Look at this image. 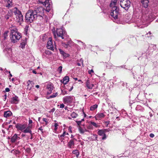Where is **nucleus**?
<instances>
[{"label": "nucleus", "mask_w": 158, "mask_h": 158, "mask_svg": "<svg viewBox=\"0 0 158 158\" xmlns=\"http://www.w3.org/2000/svg\"><path fill=\"white\" fill-rule=\"evenodd\" d=\"M52 31L53 33L54 38L57 40V38L59 37L62 39L68 38L69 36L67 34L66 31L63 28H53L52 29Z\"/></svg>", "instance_id": "f257e3e1"}, {"label": "nucleus", "mask_w": 158, "mask_h": 158, "mask_svg": "<svg viewBox=\"0 0 158 158\" xmlns=\"http://www.w3.org/2000/svg\"><path fill=\"white\" fill-rule=\"evenodd\" d=\"M10 38L11 41L13 43L17 42L21 38V34L17 31L16 27H14L10 29Z\"/></svg>", "instance_id": "f03ea898"}, {"label": "nucleus", "mask_w": 158, "mask_h": 158, "mask_svg": "<svg viewBox=\"0 0 158 158\" xmlns=\"http://www.w3.org/2000/svg\"><path fill=\"white\" fill-rule=\"evenodd\" d=\"M37 15L33 10H28L25 15V21L27 23H31L37 18Z\"/></svg>", "instance_id": "7ed1b4c3"}, {"label": "nucleus", "mask_w": 158, "mask_h": 158, "mask_svg": "<svg viewBox=\"0 0 158 158\" xmlns=\"http://www.w3.org/2000/svg\"><path fill=\"white\" fill-rule=\"evenodd\" d=\"M133 22L134 23H135L136 24V26L139 27L141 28H143L145 27H147L148 25L146 24L147 20L143 18V17L141 19L137 18L133 20Z\"/></svg>", "instance_id": "20e7f679"}, {"label": "nucleus", "mask_w": 158, "mask_h": 158, "mask_svg": "<svg viewBox=\"0 0 158 158\" xmlns=\"http://www.w3.org/2000/svg\"><path fill=\"white\" fill-rule=\"evenodd\" d=\"M14 13L16 16V21L19 23L20 24L23 21V16L20 10L16 9L14 11Z\"/></svg>", "instance_id": "39448f33"}, {"label": "nucleus", "mask_w": 158, "mask_h": 158, "mask_svg": "<svg viewBox=\"0 0 158 158\" xmlns=\"http://www.w3.org/2000/svg\"><path fill=\"white\" fill-rule=\"evenodd\" d=\"M119 9L117 7H114L112 8L110 12V15L115 19H118V15H119Z\"/></svg>", "instance_id": "423d86ee"}, {"label": "nucleus", "mask_w": 158, "mask_h": 158, "mask_svg": "<svg viewBox=\"0 0 158 158\" xmlns=\"http://www.w3.org/2000/svg\"><path fill=\"white\" fill-rule=\"evenodd\" d=\"M130 4L131 2L129 0H120V6L125 10H128L130 6Z\"/></svg>", "instance_id": "0eeeda50"}, {"label": "nucleus", "mask_w": 158, "mask_h": 158, "mask_svg": "<svg viewBox=\"0 0 158 158\" xmlns=\"http://www.w3.org/2000/svg\"><path fill=\"white\" fill-rule=\"evenodd\" d=\"M44 8L42 6H36L33 10L34 12L37 15V17L38 15H42L44 13Z\"/></svg>", "instance_id": "6e6552de"}, {"label": "nucleus", "mask_w": 158, "mask_h": 158, "mask_svg": "<svg viewBox=\"0 0 158 158\" xmlns=\"http://www.w3.org/2000/svg\"><path fill=\"white\" fill-rule=\"evenodd\" d=\"M47 47L48 49H50L52 51L54 50V48L53 47L52 40L51 38H49V41L48 42L47 44Z\"/></svg>", "instance_id": "1a4fd4ad"}, {"label": "nucleus", "mask_w": 158, "mask_h": 158, "mask_svg": "<svg viewBox=\"0 0 158 158\" xmlns=\"http://www.w3.org/2000/svg\"><path fill=\"white\" fill-rule=\"evenodd\" d=\"M15 127L18 130H20L23 132V130L26 128V126L25 124L18 123L15 125Z\"/></svg>", "instance_id": "9d476101"}, {"label": "nucleus", "mask_w": 158, "mask_h": 158, "mask_svg": "<svg viewBox=\"0 0 158 158\" xmlns=\"http://www.w3.org/2000/svg\"><path fill=\"white\" fill-rule=\"evenodd\" d=\"M19 101V99L18 96L15 95L10 99L9 102L12 104H17Z\"/></svg>", "instance_id": "9b49d317"}, {"label": "nucleus", "mask_w": 158, "mask_h": 158, "mask_svg": "<svg viewBox=\"0 0 158 158\" xmlns=\"http://www.w3.org/2000/svg\"><path fill=\"white\" fill-rule=\"evenodd\" d=\"M45 2H44V3H45V5L46 6V9L45 10L47 12H49L52 10V4L49 3L48 0V3L47 0Z\"/></svg>", "instance_id": "f8f14e48"}, {"label": "nucleus", "mask_w": 158, "mask_h": 158, "mask_svg": "<svg viewBox=\"0 0 158 158\" xmlns=\"http://www.w3.org/2000/svg\"><path fill=\"white\" fill-rule=\"evenodd\" d=\"M77 139L75 138H73L70 140L69 142L68 143V147L69 148H74L75 145L74 141H77Z\"/></svg>", "instance_id": "ddd939ff"}, {"label": "nucleus", "mask_w": 158, "mask_h": 158, "mask_svg": "<svg viewBox=\"0 0 158 158\" xmlns=\"http://www.w3.org/2000/svg\"><path fill=\"white\" fill-rule=\"evenodd\" d=\"M63 100L64 103H69L72 101V97L70 96H67L64 97Z\"/></svg>", "instance_id": "4468645a"}, {"label": "nucleus", "mask_w": 158, "mask_h": 158, "mask_svg": "<svg viewBox=\"0 0 158 158\" xmlns=\"http://www.w3.org/2000/svg\"><path fill=\"white\" fill-rule=\"evenodd\" d=\"M86 87L89 89H91L94 86V84L91 83L89 79L85 80Z\"/></svg>", "instance_id": "2eb2a0df"}, {"label": "nucleus", "mask_w": 158, "mask_h": 158, "mask_svg": "<svg viewBox=\"0 0 158 158\" xmlns=\"http://www.w3.org/2000/svg\"><path fill=\"white\" fill-rule=\"evenodd\" d=\"M5 3L4 4V6L9 8L11 7L12 4L11 1L10 0H4Z\"/></svg>", "instance_id": "dca6fc26"}, {"label": "nucleus", "mask_w": 158, "mask_h": 158, "mask_svg": "<svg viewBox=\"0 0 158 158\" xmlns=\"http://www.w3.org/2000/svg\"><path fill=\"white\" fill-rule=\"evenodd\" d=\"M98 133L99 135L103 136L102 138V140H104L106 139V135L105 133V132L103 129L99 130L98 131Z\"/></svg>", "instance_id": "f3484780"}, {"label": "nucleus", "mask_w": 158, "mask_h": 158, "mask_svg": "<svg viewBox=\"0 0 158 158\" xmlns=\"http://www.w3.org/2000/svg\"><path fill=\"white\" fill-rule=\"evenodd\" d=\"M20 139V137L16 134H15L11 138V142L12 143H15L16 141Z\"/></svg>", "instance_id": "a211bd4d"}, {"label": "nucleus", "mask_w": 158, "mask_h": 158, "mask_svg": "<svg viewBox=\"0 0 158 158\" xmlns=\"http://www.w3.org/2000/svg\"><path fill=\"white\" fill-rule=\"evenodd\" d=\"M142 6L145 8H147L148 6L149 0H140Z\"/></svg>", "instance_id": "6ab92c4d"}, {"label": "nucleus", "mask_w": 158, "mask_h": 158, "mask_svg": "<svg viewBox=\"0 0 158 158\" xmlns=\"http://www.w3.org/2000/svg\"><path fill=\"white\" fill-rule=\"evenodd\" d=\"M105 115L103 113H98L94 117L96 120L100 119L103 118Z\"/></svg>", "instance_id": "aec40b11"}, {"label": "nucleus", "mask_w": 158, "mask_h": 158, "mask_svg": "<svg viewBox=\"0 0 158 158\" xmlns=\"http://www.w3.org/2000/svg\"><path fill=\"white\" fill-rule=\"evenodd\" d=\"M53 86L51 83L48 84L47 86V88L48 89V91L47 92V94H51L52 90L53 89Z\"/></svg>", "instance_id": "412c9836"}, {"label": "nucleus", "mask_w": 158, "mask_h": 158, "mask_svg": "<svg viewBox=\"0 0 158 158\" xmlns=\"http://www.w3.org/2000/svg\"><path fill=\"white\" fill-rule=\"evenodd\" d=\"M69 81V77L66 76L62 80H60V82L64 84H66Z\"/></svg>", "instance_id": "4be33fe9"}, {"label": "nucleus", "mask_w": 158, "mask_h": 158, "mask_svg": "<svg viewBox=\"0 0 158 158\" xmlns=\"http://www.w3.org/2000/svg\"><path fill=\"white\" fill-rule=\"evenodd\" d=\"M12 113L11 111L8 110L4 111V116L6 118H8L12 115Z\"/></svg>", "instance_id": "5701e85b"}, {"label": "nucleus", "mask_w": 158, "mask_h": 158, "mask_svg": "<svg viewBox=\"0 0 158 158\" xmlns=\"http://www.w3.org/2000/svg\"><path fill=\"white\" fill-rule=\"evenodd\" d=\"M118 0H112L111 1L110 6L111 7H117L116 6Z\"/></svg>", "instance_id": "b1692460"}, {"label": "nucleus", "mask_w": 158, "mask_h": 158, "mask_svg": "<svg viewBox=\"0 0 158 158\" xmlns=\"http://www.w3.org/2000/svg\"><path fill=\"white\" fill-rule=\"evenodd\" d=\"M23 132L25 133H30V134H31V133H32L30 129V128L29 127H26V128L23 130Z\"/></svg>", "instance_id": "393cba45"}, {"label": "nucleus", "mask_w": 158, "mask_h": 158, "mask_svg": "<svg viewBox=\"0 0 158 158\" xmlns=\"http://www.w3.org/2000/svg\"><path fill=\"white\" fill-rule=\"evenodd\" d=\"M98 105L97 104L94 105L90 106V110L91 111H94L97 109Z\"/></svg>", "instance_id": "a878e982"}, {"label": "nucleus", "mask_w": 158, "mask_h": 158, "mask_svg": "<svg viewBox=\"0 0 158 158\" xmlns=\"http://www.w3.org/2000/svg\"><path fill=\"white\" fill-rule=\"evenodd\" d=\"M29 27V26L27 25L24 28V33L26 35H27Z\"/></svg>", "instance_id": "bb28decb"}, {"label": "nucleus", "mask_w": 158, "mask_h": 158, "mask_svg": "<svg viewBox=\"0 0 158 158\" xmlns=\"http://www.w3.org/2000/svg\"><path fill=\"white\" fill-rule=\"evenodd\" d=\"M90 123L91 125L96 127H100L99 125L97 124L96 123L94 122L91 121L90 122Z\"/></svg>", "instance_id": "cd10ccee"}, {"label": "nucleus", "mask_w": 158, "mask_h": 158, "mask_svg": "<svg viewBox=\"0 0 158 158\" xmlns=\"http://www.w3.org/2000/svg\"><path fill=\"white\" fill-rule=\"evenodd\" d=\"M73 153L75 154L77 157H78L79 155V152L77 150H73L72 152Z\"/></svg>", "instance_id": "c85d7f7f"}, {"label": "nucleus", "mask_w": 158, "mask_h": 158, "mask_svg": "<svg viewBox=\"0 0 158 158\" xmlns=\"http://www.w3.org/2000/svg\"><path fill=\"white\" fill-rule=\"evenodd\" d=\"M26 44V42L24 41H23L20 44V47L22 48H25Z\"/></svg>", "instance_id": "c756f323"}, {"label": "nucleus", "mask_w": 158, "mask_h": 158, "mask_svg": "<svg viewBox=\"0 0 158 158\" xmlns=\"http://www.w3.org/2000/svg\"><path fill=\"white\" fill-rule=\"evenodd\" d=\"M71 116L72 118H76L77 116V114L74 112H73L71 114Z\"/></svg>", "instance_id": "7c9ffc66"}, {"label": "nucleus", "mask_w": 158, "mask_h": 158, "mask_svg": "<svg viewBox=\"0 0 158 158\" xmlns=\"http://www.w3.org/2000/svg\"><path fill=\"white\" fill-rule=\"evenodd\" d=\"M65 131H64L63 134L62 135H59L58 136L59 138H61L62 137H65Z\"/></svg>", "instance_id": "2f4dec72"}, {"label": "nucleus", "mask_w": 158, "mask_h": 158, "mask_svg": "<svg viewBox=\"0 0 158 158\" xmlns=\"http://www.w3.org/2000/svg\"><path fill=\"white\" fill-rule=\"evenodd\" d=\"M11 16V15L10 14V13H8L5 16V18L6 19H8L9 17Z\"/></svg>", "instance_id": "473e14b6"}, {"label": "nucleus", "mask_w": 158, "mask_h": 158, "mask_svg": "<svg viewBox=\"0 0 158 158\" xmlns=\"http://www.w3.org/2000/svg\"><path fill=\"white\" fill-rule=\"evenodd\" d=\"M80 63H77V65L78 66H81V64H82L83 65V60L82 59H81L80 60Z\"/></svg>", "instance_id": "72a5a7b5"}, {"label": "nucleus", "mask_w": 158, "mask_h": 158, "mask_svg": "<svg viewBox=\"0 0 158 158\" xmlns=\"http://www.w3.org/2000/svg\"><path fill=\"white\" fill-rule=\"evenodd\" d=\"M62 66H60L57 69V71L59 73H61L62 72Z\"/></svg>", "instance_id": "f704fd0d"}, {"label": "nucleus", "mask_w": 158, "mask_h": 158, "mask_svg": "<svg viewBox=\"0 0 158 158\" xmlns=\"http://www.w3.org/2000/svg\"><path fill=\"white\" fill-rule=\"evenodd\" d=\"M62 94L63 95L67 94V91L65 89L61 90Z\"/></svg>", "instance_id": "c9c22d12"}, {"label": "nucleus", "mask_w": 158, "mask_h": 158, "mask_svg": "<svg viewBox=\"0 0 158 158\" xmlns=\"http://www.w3.org/2000/svg\"><path fill=\"white\" fill-rule=\"evenodd\" d=\"M8 33V31H5L4 33V34H3V36H4V40H5L7 37V33Z\"/></svg>", "instance_id": "e433bc0d"}, {"label": "nucleus", "mask_w": 158, "mask_h": 158, "mask_svg": "<svg viewBox=\"0 0 158 158\" xmlns=\"http://www.w3.org/2000/svg\"><path fill=\"white\" fill-rule=\"evenodd\" d=\"M79 130L81 133H83L85 132V130L83 129L81 127H79Z\"/></svg>", "instance_id": "4c0bfd02"}, {"label": "nucleus", "mask_w": 158, "mask_h": 158, "mask_svg": "<svg viewBox=\"0 0 158 158\" xmlns=\"http://www.w3.org/2000/svg\"><path fill=\"white\" fill-rule=\"evenodd\" d=\"M92 125H91V124L90 123V124H89L87 126V128L88 129H93V127L92 126Z\"/></svg>", "instance_id": "58836bf2"}, {"label": "nucleus", "mask_w": 158, "mask_h": 158, "mask_svg": "<svg viewBox=\"0 0 158 158\" xmlns=\"http://www.w3.org/2000/svg\"><path fill=\"white\" fill-rule=\"evenodd\" d=\"M27 83V89H29L30 90L32 88V87H33V85H31V86H30V83Z\"/></svg>", "instance_id": "ea45409f"}, {"label": "nucleus", "mask_w": 158, "mask_h": 158, "mask_svg": "<svg viewBox=\"0 0 158 158\" xmlns=\"http://www.w3.org/2000/svg\"><path fill=\"white\" fill-rule=\"evenodd\" d=\"M57 95V93H56L55 94H53L52 95L50 96V98H53L56 97Z\"/></svg>", "instance_id": "a19ab883"}, {"label": "nucleus", "mask_w": 158, "mask_h": 158, "mask_svg": "<svg viewBox=\"0 0 158 158\" xmlns=\"http://www.w3.org/2000/svg\"><path fill=\"white\" fill-rule=\"evenodd\" d=\"M59 51L60 52L61 54L63 56L64 52H65L63 50H62L61 49L59 48Z\"/></svg>", "instance_id": "79ce46f5"}, {"label": "nucleus", "mask_w": 158, "mask_h": 158, "mask_svg": "<svg viewBox=\"0 0 158 158\" xmlns=\"http://www.w3.org/2000/svg\"><path fill=\"white\" fill-rule=\"evenodd\" d=\"M66 58L68 57L69 56V55L65 52H64L63 55L62 56Z\"/></svg>", "instance_id": "37998d69"}, {"label": "nucleus", "mask_w": 158, "mask_h": 158, "mask_svg": "<svg viewBox=\"0 0 158 158\" xmlns=\"http://www.w3.org/2000/svg\"><path fill=\"white\" fill-rule=\"evenodd\" d=\"M28 122H29V125H30L29 127H31L32 125H31L30 124L32 123V121L31 120L29 119Z\"/></svg>", "instance_id": "c03bdc74"}, {"label": "nucleus", "mask_w": 158, "mask_h": 158, "mask_svg": "<svg viewBox=\"0 0 158 158\" xmlns=\"http://www.w3.org/2000/svg\"><path fill=\"white\" fill-rule=\"evenodd\" d=\"M103 130L105 132V134L106 132H109V131H110V128H108V129H103Z\"/></svg>", "instance_id": "a18cd8bd"}, {"label": "nucleus", "mask_w": 158, "mask_h": 158, "mask_svg": "<svg viewBox=\"0 0 158 158\" xmlns=\"http://www.w3.org/2000/svg\"><path fill=\"white\" fill-rule=\"evenodd\" d=\"M110 123V121H106L105 122V125L106 126V127H107L108 126V125Z\"/></svg>", "instance_id": "49530a36"}, {"label": "nucleus", "mask_w": 158, "mask_h": 158, "mask_svg": "<svg viewBox=\"0 0 158 158\" xmlns=\"http://www.w3.org/2000/svg\"><path fill=\"white\" fill-rule=\"evenodd\" d=\"M88 72L89 74H91L92 73H93L94 72L93 69H91L90 70H89L88 71Z\"/></svg>", "instance_id": "de8ad7c7"}, {"label": "nucleus", "mask_w": 158, "mask_h": 158, "mask_svg": "<svg viewBox=\"0 0 158 158\" xmlns=\"http://www.w3.org/2000/svg\"><path fill=\"white\" fill-rule=\"evenodd\" d=\"M27 83H30V84H31V85H33L34 84V83L32 81H31L30 80H28L27 81Z\"/></svg>", "instance_id": "09e8293b"}, {"label": "nucleus", "mask_w": 158, "mask_h": 158, "mask_svg": "<svg viewBox=\"0 0 158 158\" xmlns=\"http://www.w3.org/2000/svg\"><path fill=\"white\" fill-rule=\"evenodd\" d=\"M65 105L63 103H62L60 104V108H63L64 107Z\"/></svg>", "instance_id": "8fccbe9b"}, {"label": "nucleus", "mask_w": 158, "mask_h": 158, "mask_svg": "<svg viewBox=\"0 0 158 158\" xmlns=\"http://www.w3.org/2000/svg\"><path fill=\"white\" fill-rule=\"evenodd\" d=\"M120 83L123 86H124L125 85H126V86H127V83H124L123 82L121 81Z\"/></svg>", "instance_id": "3c124183"}, {"label": "nucleus", "mask_w": 158, "mask_h": 158, "mask_svg": "<svg viewBox=\"0 0 158 158\" xmlns=\"http://www.w3.org/2000/svg\"><path fill=\"white\" fill-rule=\"evenodd\" d=\"M51 52L48 50H45L44 53L47 54H48L49 53H50Z\"/></svg>", "instance_id": "603ef678"}, {"label": "nucleus", "mask_w": 158, "mask_h": 158, "mask_svg": "<svg viewBox=\"0 0 158 158\" xmlns=\"http://www.w3.org/2000/svg\"><path fill=\"white\" fill-rule=\"evenodd\" d=\"M76 123H77L78 125H79L81 124V121H76Z\"/></svg>", "instance_id": "864d4df0"}, {"label": "nucleus", "mask_w": 158, "mask_h": 158, "mask_svg": "<svg viewBox=\"0 0 158 158\" xmlns=\"http://www.w3.org/2000/svg\"><path fill=\"white\" fill-rule=\"evenodd\" d=\"M55 110V109L54 108H53L50 111H49L50 113H52Z\"/></svg>", "instance_id": "5fc2aeb1"}, {"label": "nucleus", "mask_w": 158, "mask_h": 158, "mask_svg": "<svg viewBox=\"0 0 158 158\" xmlns=\"http://www.w3.org/2000/svg\"><path fill=\"white\" fill-rule=\"evenodd\" d=\"M149 136L151 138H153L154 137V135L153 133H151L150 135Z\"/></svg>", "instance_id": "6e6d98bb"}, {"label": "nucleus", "mask_w": 158, "mask_h": 158, "mask_svg": "<svg viewBox=\"0 0 158 158\" xmlns=\"http://www.w3.org/2000/svg\"><path fill=\"white\" fill-rule=\"evenodd\" d=\"M10 91V89L8 88H6L5 89V91H3V92H8Z\"/></svg>", "instance_id": "4d7b16f0"}, {"label": "nucleus", "mask_w": 158, "mask_h": 158, "mask_svg": "<svg viewBox=\"0 0 158 158\" xmlns=\"http://www.w3.org/2000/svg\"><path fill=\"white\" fill-rule=\"evenodd\" d=\"M69 130L70 133H72V127L71 126H69Z\"/></svg>", "instance_id": "13d9d810"}, {"label": "nucleus", "mask_w": 158, "mask_h": 158, "mask_svg": "<svg viewBox=\"0 0 158 158\" xmlns=\"http://www.w3.org/2000/svg\"><path fill=\"white\" fill-rule=\"evenodd\" d=\"M3 97H4V99H3L4 101H5L6 99V94H5L3 96Z\"/></svg>", "instance_id": "bf43d9fd"}, {"label": "nucleus", "mask_w": 158, "mask_h": 158, "mask_svg": "<svg viewBox=\"0 0 158 158\" xmlns=\"http://www.w3.org/2000/svg\"><path fill=\"white\" fill-rule=\"evenodd\" d=\"M72 41H69L68 43V44H66V47H67L68 46V45H69V44H70L71 43H72Z\"/></svg>", "instance_id": "052dcab7"}, {"label": "nucleus", "mask_w": 158, "mask_h": 158, "mask_svg": "<svg viewBox=\"0 0 158 158\" xmlns=\"http://www.w3.org/2000/svg\"><path fill=\"white\" fill-rule=\"evenodd\" d=\"M152 34V33L150 31H149L148 33H147L146 35H149V36H151V35Z\"/></svg>", "instance_id": "680f3d73"}, {"label": "nucleus", "mask_w": 158, "mask_h": 158, "mask_svg": "<svg viewBox=\"0 0 158 158\" xmlns=\"http://www.w3.org/2000/svg\"><path fill=\"white\" fill-rule=\"evenodd\" d=\"M39 130L41 131L42 132H43L42 131L43 129L42 128V127H40V128H39Z\"/></svg>", "instance_id": "e2e57ef3"}, {"label": "nucleus", "mask_w": 158, "mask_h": 158, "mask_svg": "<svg viewBox=\"0 0 158 158\" xmlns=\"http://www.w3.org/2000/svg\"><path fill=\"white\" fill-rule=\"evenodd\" d=\"M43 120L44 122H46V121L48 120V119L46 118H43Z\"/></svg>", "instance_id": "0e129e2a"}, {"label": "nucleus", "mask_w": 158, "mask_h": 158, "mask_svg": "<svg viewBox=\"0 0 158 158\" xmlns=\"http://www.w3.org/2000/svg\"><path fill=\"white\" fill-rule=\"evenodd\" d=\"M58 126V123H55L54 125L55 127H57Z\"/></svg>", "instance_id": "69168bd1"}, {"label": "nucleus", "mask_w": 158, "mask_h": 158, "mask_svg": "<svg viewBox=\"0 0 158 158\" xmlns=\"http://www.w3.org/2000/svg\"><path fill=\"white\" fill-rule=\"evenodd\" d=\"M26 151L28 152H30V148H28L26 149Z\"/></svg>", "instance_id": "338daca9"}, {"label": "nucleus", "mask_w": 158, "mask_h": 158, "mask_svg": "<svg viewBox=\"0 0 158 158\" xmlns=\"http://www.w3.org/2000/svg\"><path fill=\"white\" fill-rule=\"evenodd\" d=\"M32 73L35 74H36L37 73L36 71L34 70H33Z\"/></svg>", "instance_id": "774afa93"}]
</instances>
